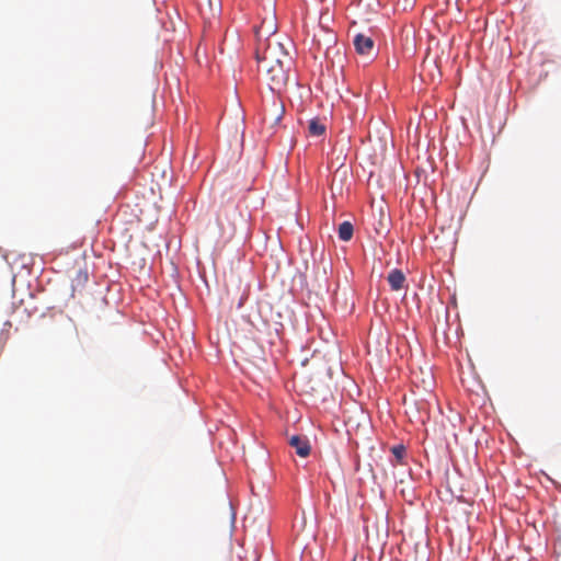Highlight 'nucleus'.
<instances>
[{"instance_id": "f257e3e1", "label": "nucleus", "mask_w": 561, "mask_h": 561, "mask_svg": "<svg viewBox=\"0 0 561 561\" xmlns=\"http://www.w3.org/2000/svg\"><path fill=\"white\" fill-rule=\"evenodd\" d=\"M291 42H280L278 37H267L264 43H260L256 50L259 69L265 75V78L273 91H280L288 81V72L293 65V58L289 51Z\"/></svg>"}, {"instance_id": "f03ea898", "label": "nucleus", "mask_w": 561, "mask_h": 561, "mask_svg": "<svg viewBox=\"0 0 561 561\" xmlns=\"http://www.w3.org/2000/svg\"><path fill=\"white\" fill-rule=\"evenodd\" d=\"M284 105L277 99L273 98L270 107L265 106L263 121L270 123L271 126L276 125L280 122L284 115Z\"/></svg>"}, {"instance_id": "7ed1b4c3", "label": "nucleus", "mask_w": 561, "mask_h": 561, "mask_svg": "<svg viewBox=\"0 0 561 561\" xmlns=\"http://www.w3.org/2000/svg\"><path fill=\"white\" fill-rule=\"evenodd\" d=\"M288 444L295 449L296 454L302 458L310 455L311 446L307 436L293 435Z\"/></svg>"}, {"instance_id": "20e7f679", "label": "nucleus", "mask_w": 561, "mask_h": 561, "mask_svg": "<svg viewBox=\"0 0 561 561\" xmlns=\"http://www.w3.org/2000/svg\"><path fill=\"white\" fill-rule=\"evenodd\" d=\"M354 46L358 54L369 56L374 49V41L363 34H358L354 38Z\"/></svg>"}, {"instance_id": "39448f33", "label": "nucleus", "mask_w": 561, "mask_h": 561, "mask_svg": "<svg viewBox=\"0 0 561 561\" xmlns=\"http://www.w3.org/2000/svg\"><path fill=\"white\" fill-rule=\"evenodd\" d=\"M198 9L205 19H211L216 16L219 10V2L218 0H199Z\"/></svg>"}, {"instance_id": "423d86ee", "label": "nucleus", "mask_w": 561, "mask_h": 561, "mask_svg": "<svg viewBox=\"0 0 561 561\" xmlns=\"http://www.w3.org/2000/svg\"><path fill=\"white\" fill-rule=\"evenodd\" d=\"M387 280L392 290H400L405 283V276L400 270L394 268L389 273Z\"/></svg>"}, {"instance_id": "0eeeda50", "label": "nucleus", "mask_w": 561, "mask_h": 561, "mask_svg": "<svg viewBox=\"0 0 561 561\" xmlns=\"http://www.w3.org/2000/svg\"><path fill=\"white\" fill-rule=\"evenodd\" d=\"M276 32V25L271 19L270 21L263 20L261 25L256 30V35L259 38L265 35H274Z\"/></svg>"}, {"instance_id": "6e6552de", "label": "nucleus", "mask_w": 561, "mask_h": 561, "mask_svg": "<svg viewBox=\"0 0 561 561\" xmlns=\"http://www.w3.org/2000/svg\"><path fill=\"white\" fill-rule=\"evenodd\" d=\"M339 238L343 241H350L353 237L354 228L350 221H343L339 226Z\"/></svg>"}, {"instance_id": "1a4fd4ad", "label": "nucleus", "mask_w": 561, "mask_h": 561, "mask_svg": "<svg viewBox=\"0 0 561 561\" xmlns=\"http://www.w3.org/2000/svg\"><path fill=\"white\" fill-rule=\"evenodd\" d=\"M308 130L311 136H321L325 133V126L319 119H311Z\"/></svg>"}, {"instance_id": "9d476101", "label": "nucleus", "mask_w": 561, "mask_h": 561, "mask_svg": "<svg viewBox=\"0 0 561 561\" xmlns=\"http://www.w3.org/2000/svg\"><path fill=\"white\" fill-rule=\"evenodd\" d=\"M217 225L220 228L222 232L225 231H234V224L230 220L228 222H225L222 219V214L219 213L217 217Z\"/></svg>"}, {"instance_id": "9b49d317", "label": "nucleus", "mask_w": 561, "mask_h": 561, "mask_svg": "<svg viewBox=\"0 0 561 561\" xmlns=\"http://www.w3.org/2000/svg\"><path fill=\"white\" fill-rule=\"evenodd\" d=\"M391 451H392L393 456L396 457L397 462L401 463L402 459L405 456V448L402 445H399V446L392 447Z\"/></svg>"}, {"instance_id": "f8f14e48", "label": "nucleus", "mask_w": 561, "mask_h": 561, "mask_svg": "<svg viewBox=\"0 0 561 561\" xmlns=\"http://www.w3.org/2000/svg\"><path fill=\"white\" fill-rule=\"evenodd\" d=\"M415 0H405L407 4H413Z\"/></svg>"}, {"instance_id": "ddd939ff", "label": "nucleus", "mask_w": 561, "mask_h": 561, "mask_svg": "<svg viewBox=\"0 0 561 561\" xmlns=\"http://www.w3.org/2000/svg\"><path fill=\"white\" fill-rule=\"evenodd\" d=\"M222 214V211H220ZM224 214H225V220L228 221V215H227V210H224Z\"/></svg>"}, {"instance_id": "4468645a", "label": "nucleus", "mask_w": 561, "mask_h": 561, "mask_svg": "<svg viewBox=\"0 0 561 561\" xmlns=\"http://www.w3.org/2000/svg\"><path fill=\"white\" fill-rule=\"evenodd\" d=\"M222 214V211H220ZM224 214H225V220L228 221V215H227V210H224Z\"/></svg>"}]
</instances>
